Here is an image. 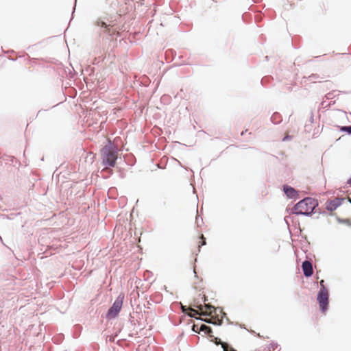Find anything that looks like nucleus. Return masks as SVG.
Segmentation results:
<instances>
[{
	"mask_svg": "<svg viewBox=\"0 0 351 351\" xmlns=\"http://www.w3.org/2000/svg\"><path fill=\"white\" fill-rule=\"evenodd\" d=\"M341 204V200L339 199H336L328 203L327 205V209L329 210H335L338 206H339Z\"/></svg>",
	"mask_w": 351,
	"mask_h": 351,
	"instance_id": "0eeeda50",
	"label": "nucleus"
},
{
	"mask_svg": "<svg viewBox=\"0 0 351 351\" xmlns=\"http://www.w3.org/2000/svg\"><path fill=\"white\" fill-rule=\"evenodd\" d=\"M102 154L104 165L106 167H113L117 159V149L113 147L110 141L104 147Z\"/></svg>",
	"mask_w": 351,
	"mask_h": 351,
	"instance_id": "f03ea898",
	"label": "nucleus"
},
{
	"mask_svg": "<svg viewBox=\"0 0 351 351\" xmlns=\"http://www.w3.org/2000/svg\"><path fill=\"white\" fill-rule=\"evenodd\" d=\"M348 182H349L350 184H351V178H350V180H348Z\"/></svg>",
	"mask_w": 351,
	"mask_h": 351,
	"instance_id": "4468645a",
	"label": "nucleus"
},
{
	"mask_svg": "<svg viewBox=\"0 0 351 351\" xmlns=\"http://www.w3.org/2000/svg\"><path fill=\"white\" fill-rule=\"evenodd\" d=\"M283 191L289 198L295 199L298 195L297 191L289 186H285L283 187Z\"/></svg>",
	"mask_w": 351,
	"mask_h": 351,
	"instance_id": "423d86ee",
	"label": "nucleus"
},
{
	"mask_svg": "<svg viewBox=\"0 0 351 351\" xmlns=\"http://www.w3.org/2000/svg\"><path fill=\"white\" fill-rule=\"evenodd\" d=\"M124 296L120 294L109 309L106 317L108 319L114 318L119 313L123 301Z\"/></svg>",
	"mask_w": 351,
	"mask_h": 351,
	"instance_id": "7ed1b4c3",
	"label": "nucleus"
},
{
	"mask_svg": "<svg viewBox=\"0 0 351 351\" xmlns=\"http://www.w3.org/2000/svg\"><path fill=\"white\" fill-rule=\"evenodd\" d=\"M289 138V136H285L284 138H283V141H286L287 139H288Z\"/></svg>",
	"mask_w": 351,
	"mask_h": 351,
	"instance_id": "9b49d317",
	"label": "nucleus"
},
{
	"mask_svg": "<svg viewBox=\"0 0 351 351\" xmlns=\"http://www.w3.org/2000/svg\"><path fill=\"white\" fill-rule=\"evenodd\" d=\"M302 270L306 277H310L313 274V267L311 262L305 261L302 263Z\"/></svg>",
	"mask_w": 351,
	"mask_h": 351,
	"instance_id": "39448f33",
	"label": "nucleus"
},
{
	"mask_svg": "<svg viewBox=\"0 0 351 351\" xmlns=\"http://www.w3.org/2000/svg\"><path fill=\"white\" fill-rule=\"evenodd\" d=\"M205 306H206V308H211V306H208V305H206Z\"/></svg>",
	"mask_w": 351,
	"mask_h": 351,
	"instance_id": "f8f14e48",
	"label": "nucleus"
},
{
	"mask_svg": "<svg viewBox=\"0 0 351 351\" xmlns=\"http://www.w3.org/2000/svg\"><path fill=\"white\" fill-rule=\"evenodd\" d=\"M192 311H193L195 314H197V312L195 311V310H191Z\"/></svg>",
	"mask_w": 351,
	"mask_h": 351,
	"instance_id": "ddd939ff",
	"label": "nucleus"
},
{
	"mask_svg": "<svg viewBox=\"0 0 351 351\" xmlns=\"http://www.w3.org/2000/svg\"><path fill=\"white\" fill-rule=\"evenodd\" d=\"M317 301L319 304V308L322 311H325L327 309L328 303V291L325 287H323L317 293Z\"/></svg>",
	"mask_w": 351,
	"mask_h": 351,
	"instance_id": "20e7f679",
	"label": "nucleus"
},
{
	"mask_svg": "<svg viewBox=\"0 0 351 351\" xmlns=\"http://www.w3.org/2000/svg\"><path fill=\"white\" fill-rule=\"evenodd\" d=\"M341 131L346 132H348V134H351V126H345V127H342V128H341Z\"/></svg>",
	"mask_w": 351,
	"mask_h": 351,
	"instance_id": "6e6552de",
	"label": "nucleus"
},
{
	"mask_svg": "<svg viewBox=\"0 0 351 351\" xmlns=\"http://www.w3.org/2000/svg\"><path fill=\"white\" fill-rule=\"evenodd\" d=\"M324 281L323 280L320 281L321 289L323 288V287H324Z\"/></svg>",
	"mask_w": 351,
	"mask_h": 351,
	"instance_id": "9d476101",
	"label": "nucleus"
},
{
	"mask_svg": "<svg viewBox=\"0 0 351 351\" xmlns=\"http://www.w3.org/2000/svg\"><path fill=\"white\" fill-rule=\"evenodd\" d=\"M318 204L311 197H306L295 204L293 213L298 215L310 216Z\"/></svg>",
	"mask_w": 351,
	"mask_h": 351,
	"instance_id": "f257e3e1",
	"label": "nucleus"
},
{
	"mask_svg": "<svg viewBox=\"0 0 351 351\" xmlns=\"http://www.w3.org/2000/svg\"><path fill=\"white\" fill-rule=\"evenodd\" d=\"M221 346H222V348H223V351H229L228 350L227 346L225 343H222ZM230 351H235V350L233 349H231Z\"/></svg>",
	"mask_w": 351,
	"mask_h": 351,
	"instance_id": "1a4fd4ad",
	"label": "nucleus"
}]
</instances>
